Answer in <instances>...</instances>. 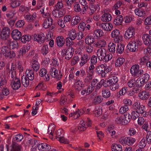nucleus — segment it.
Instances as JSON below:
<instances>
[{
    "mask_svg": "<svg viewBox=\"0 0 151 151\" xmlns=\"http://www.w3.org/2000/svg\"><path fill=\"white\" fill-rule=\"evenodd\" d=\"M118 79L116 76H113L109 80L105 81L104 87H110V89L112 91H114L118 88L117 82Z\"/></svg>",
    "mask_w": 151,
    "mask_h": 151,
    "instance_id": "f257e3e1",
    "label": "nucleus"
},
{
    "mask_svg": "<svg viewBox=\"0 0 151 151\" xmlns=\"http://www.w3.org/2000/svg\"><path fill=\"white\" fill-rule=\"evenodd\" d=\"M111 70V69L110 66H107L106 64H102L97 67L96 71L97 74L100 75L101 77H103Z\"/></svg>",
    "mask_w": 151,
    "mask_h": 151,
    "instance_id": "f03ea898",
    "label": "nucleus"
},
{
    "mask_svg": "<svg viewBox=\"0 0 151 151\" xmlns=\"http://www.w3.org/2000/svg\"><path fill=\"white\" fill-rule=\"evenodd\" d=\"M6 72L9 75V77H11L12 79V81L14 80L15 78H18L16 76V72L15 70L16 69V66L13 63L12 64L11 68L9 67V65L8 64L6 65Z\"/></svg>",
    "mask_w": 151,
    "mask_h": 151,
    "instance_id": "7ed1b4c3",
    "label": "nucleus"
},
{
    "mask_svg": "<svg viewBox=\"0 0 151 151\" xmlns=\"http://www.w3.org/2000/svg\"><path fill=\"white\" fill-rule=\"evenodd\" d=\"M74 49L72 46L68 47L67 49H64L62 50L61 55L62 56L65 55V59L67 60H69L70 59L73 54Z\"/></svg>",
    "mask_w": 151,
    "mask_h": 151,
    "instance_id": "20e7f679",
    "label": "nucleus"
},
{
    "mask_svg": "<svg viewBox=\"0 0 151 151\" xmlns=\"http://www.w3.org/2000/svg\"><path fill=\"white\" fill-rule=\"evenodd\" d=\"M56 138L60 142L62 143L68 144L69 143L68 141L65 139L64 137V132L63 130L62 129H60L58 130L56 132Z\"/></svg>",
    "mask_w": 151,
    "mask_h": 151,
    "instance_id": "39448f33",
    "label": "nucleus"
},
{
    "mask_svg": "<svg viewBox=\"0 0 151 151\" xmlns=\"http://www.w3.org/2000/svg\"><path fill=\"white\" fill-rule=\"evenodd\" d=\"M4 41L6 44L9 46L10 49H14L18 47V43L16 40L14 39V38H13L12 39L5 38Z\"/></svg>",
    "mask_w": 151,
    "mask_h": 151,
    "instance_id": "423d86ee",
    "label": "nucleus"
},
{
    "mask_svg": "<svg viewBox=\"0 0 151 151\" xmlns=\"http://www.w3.org/2000/svg\"><path fill=\"white\" fill-rule=\"evenodd\" d=\"M106 53V51L104 48H100L98 49L96 53L97 57L100 61H101L104 60Z\"/></svg>",
    "mask_w": 151,
    "mask_h": 151,
    "instance_id": "0eeeda50",
    "label": "nucleus"
},
{
    "mask_svg": "<svg viewBox=\"0 0 151 151\" xmlns=\"http://www.w3.org/2000/svg\"><path fill=\"white\" fill-rule=\"evenodd\" d=\"M139 66L137 64L132 65L130 69V73L132 76L138 77L139 72Z\"/></svg>",
    "mask_w": 151,
    "mask_h": 151,
    "instance_id": "6e6552de",
    "label": "nucleus"
},
{
    "mask_svg": "<svg viewBox=\"0 0 151 151\" xmlns=\"http://www.w3.org/2000/svg\"><path fill=\"white\" fill-rule=\"evenodd\" d=\"M134 29L133 27H129L127 30L124 35V37L132 38L135 37Z\"/></svg>",
    "mask_w": 151,
    "mask_h": 151,
    "instance_id": "1a4fd4ad",
    "label": "nucleus"
},
{
    "mask_svg": "<svg viewBox=\"0 0 151 151\" xmlns=\"http://www.w3.org/2000/svg\"><path fill=\"white\" fill-rule=\"evenodd\" d=\"M127 48L130 52H135L138 50V46L135 42L133 41L130 42L127 46Z\"/></svg>",
    "mask_w": 151,
    "mask_h": 151,
    "instance_id": "9d476101",
    "label": "nucleus"
},
{
    "mask_svg": "<svg viewBox=\"0 0 151 151\" xmlns=\"http://www.w3.org/2000/svg\"><path fill=\"white\" fill-rule=\"evenodd\" d=\"M100 28H102L103 29L106 31H109L112 29V24L110 23H103L99 24Z\"/></svg>",
    "mask_w": 151,
    "mask_h": 151,
    "instance_id": "9b49d317",
    "label": "nucleus"
},
{
    "mask_svg": "<svg viewBox=\"0 0 151 151\" xmlns=\"http://www.w3.org/2000/svg\"><path fill=\"white\" fill-rule=\"evenodd\" d=\"M38 150L42 151H48L51 149L50 146L45 143H42L37 145Z\"/></svg>",
    "mask_w": 151,
    "mask_h": 151,
    "instance_id": "f8f14e48",
    "label": "nucleus"
},
{
    "mask_svg": "<svg viewBox=\"0 0 151 151\" xmlns=\"http://www.w3.org/2000/svg\"><path fill=\"white\" fill-rule=\"evenodd\" d=\"M74 86L75 89L78 91L81 90L84 87L83 82L79 79H77L75 81Z\"/></svg>",
    "mask_w": 151,
    "mask_h": 151,
    "instance_id": "ddd939ff",
    "label": "nucleus"
},
{
    "mask_svg": "<svg viewBox=\"0 0 151 151\" xmlns=\"http://www.w3.org/2000/svg\"><path fill=\"white\" fill-rule=\"evenodd\" d=\"M11 85L12 88L14 90L18 89L21 86V83L20 80L18 78H15L12 81Z\"/></svg>",
    "mask_w": 151,
    "mask_h": 151,
    "instance_id": "4468645a",
    "label": "nucleus"
},
{
    "mask_svg": "<svg viewBox=\"0 0 151 151\" xmlns=\"http://www.w3.org/2000/svg\"><path fill=\"white\" fill-rule=\"evenodd\" d=\"M58 70L55 68H52L50 69V75L52 77L55 78L59 80H60L61 78L62 75H58Z\"/></svg>",
    "mask_w": 151,
    "mask_h": 151,
    "instance_id": "2eb2a0df",
    "label": "nucleus"
},
{
    "mask_svg": "<svg viewBox=\"0 0 151 151\" xmlns=\"http://www.w3.org/2000/svg\"><path fill=\"white\" fill-rule=\"evenodd\" d=\"M90 59V56L89 55L86 54L83 55L81 58V62L80 64L81 66H83Z\"/></svg>",
    "mask_w": 151,
    "mask_h": 151,
    "instance_id": "dca6fc26",
    "label": "nucleus"
},
{
    "mask_svg": "<svg viewBox=\"0 0 151 151\" xmlns=\"http://www.w3.org/2000/svg\"><path fill=\"white\" fill-rule=\"evenodd\" d=\"M52 14L54 17L59 18L63 16L64 13L63 11L60 9H54L52 12Z\"/></svg>",
    "mask_w": 151,
    "mask_h": 151,
    "instance_id": "f3484780",
    "label": "nucleus"
},
{
    "mask_svg": "<svg viewBox=\"0 0 151 151\" xmlns=\"http://www.w3.org/2000/svg\"><path fill=\"white\" fill-rule=\"evenodd\" d=\"M123 140L124 143L128 145H132L136 141L135 139L129 137H125Z\"/></svg>",
    "mask_w": 151,
    "mask_h": 151,
    "instance_id": "a211bd4d",
    "label": "nucleus"
},
{
    "mask_svg": "<svg viewBox=\"0 0 151 151\" xmlns=\"http://www.w3.org/2000/svg\"><path fill=\"white\" fill-rule=\"evenodd\" d=\"M81 20V17L79 16H74L71 19L70 25L73 26H75L79 23Z\"/></svg>",
    "mask_w": 151,
    "mask_h": 151,
    "instance_id": "6ab92c4d",
    "label": "nucleus"
},
{
    "mask_svg": "<svg viewBox=\"0 0 151 151\" xmlns=\"http://www.w3.org/2000/svg\"><path fill=\"white\" fill-rule=\"evenodd\" d=\"M112 19L111 14L109 13H104L101 16V20L104 22H109Z\"/></svg>",
    "mask_w": 151,
    "mask_h": 151,
    "instance_id": "aec40b11",
    "label": "nucleus"
},
{
    "mask_svg": "<svg viewBox=\"0 0 151 151\" xmlns=\"http://www.w3.org/2000/svg\"><path fill=\"white\" fill-rule=\"evenodd\" d=\"M10 29L8 27H5L2 30L1 38H7L9 37Z\"/></svg>",
    "mask_w": 151,
    "mask_h": 151,
    "instance_id": "412c9836",
    "label": "nucleus"
},
{
    "mask_svg": "<svg viewBox=\"0 0 151 151\" xmlns=\"http://www.w3.org/2000/svg\"><path fill=\"white\" fill-rule=\"evenodd\" d=\"M52 20L51 18H48L44 20L43 27L45 28H47L51 26L52 24Z\"/></svg>",
    "mask_w": 151,
    "mask_h": 151,
    "instance_id": "4be33fe9",
    "label": "nucleus"
},
{
    "mask_svg": "<svg viewBox=\"0 0 151 151\" xmlns=\"http://www.w3.org/2000/svg\"><path fill=\"white\" fill-rule=\"evenodd\" d=\"M31 66L33 70L37 71L40 68L39 63L36 60L33 59L31 60Z\"/></svg>",
    "mask_w": 151,
    "mask_h": 151,
    "instance_id": "5701e85b",
    "label": "nucleus"
},
{
    "mask_svg": "<svg viewBox=\"0 0 151 151\" xmlns=\"http://www.w3.org/2000/svg\"><path fill=\"white\" fill-rule=\"evenodd\" d=\"M34 70L29 69L26 71V76L30 81H32L34 78Z\"/></svg>",
    "mask_w": 151,
    "mask_h": 151,
    "instance_id": "b1692460",
    "label": "nucleus"
},
{
    "mask_svg": "<svg viewBox=\"0 0 151 151\" xmlns=\"http://www.w3.org/2000/svg\"><path fill=\"white\" fill-rule=\"evenodd\" d=\"M37 16L35 13L32 14H28L24 15L25 19L28 22H31L33 21L36 17Z\"/></svg>",
    "mask_w": 151,
    "mask_h": 151,
    "instance_id": "393cba45",
    "label": "nucleus"
},
{
    "mask_svg": "<svg viewBox=\"0 0 151 151\" xmlns=\"http://www.w3.org/2000/svg\"><path fill=\"white\" fill-rule=\"evenodd\" d=\"M106 43L103 39L99 40L95 42V45L99 47H103L106 46Z\"/></svg>",
    "mask_w": 151,
    "mask_h": 151,
    "instance_id": "a878e982",
    "label": "nucleus"
},
{
    "mask_svg": "<svg viewBox=\"0 0 151 151\" xmlns=\"http://www.w3.org/2000/svg\"><path fill=\"white\" fill-rule=\"evenodd\" d=\"M6 83V81L5 77L1 76L0 77V90L5 87Z\"/></svg>",
    "mask_w": 151,
    "mask_h": 151,
    "instance_id": "bb28decb",
    "label": "nucleus"
},
{
    "mask_svg": "<svg viewBox=\"0 0 151 151\" xmlns=\"http://www.w3.org/2000/svg\"><path fill=\"white\" fill-rule=\"evenodd\" d=\"M139 96L140 99L146 100L149 97V93L147 92L143 91L139 93Z\"/></svg>",
    "mask_w": 151,
    "mask_h": 151,
    "instance_id": "cd10ccee",
    "label": "nucleus"
},
{
    "mask_svg": "<svg viewBox=\"0 0 151 151\" xmlns=\"http://www.w3.org/2000/svg\"><path fill=\"white\" fill-rule=\"evenodd\" d=\"M123 18L122 15L117 16L114 20V23L116 25H119L122 24L123 21Z\"/></svg>",
    "mask_w": 151,
    "mask_h": 151,
    "instance_id": "c85d7f7f",
    "label": "nucleus"
},
{
    "mask_svg": "<svg viewBox=\"0 0 151 151\" xmlns=\"http://www.w3.org/2000/svg\"><path fill=\"white\" fill-rule=\"evenodd\" d=\"M1 51L4 56L7 57L9 55V52H10V50L7 47L4 46L1 47Z\"/></svg>",
    "mask_w": 151,
    "mask_h": 151,
    "instance_id": "c756f323",
    "label": "nucleus"
},
{
    "mask_svg": "<svg viewBox=\"0 0 151 151\" xmlns=\"http://www.w3.org/2000/svg\"><path fill=\"white\" fill-rule=\"evenodd\" d=\"M124 45L123 44L121 43L117 45V46L116 49V52L117 53L122 54L124 50Z\"/></svg>",
    "mask_w": 151,
    "mask_h": 151,
    "instance_id": "7c9ffc66",
    "label": "nucleus"
},
{
    "mask_svg": "<svg viewBox=\"0 0 151 151\" xmlns=\"http://www.w3.org/2000/svg\"><path fill=\"white\" fill-rule=\"evenodd\" d=\"M124 124H126L129 122L130 121L131 116L129 114H126L123 115Z\"/></svg>",
    "mask_w": 151,
    "mask_h": 151,
    "instance_id": "2f4dec72",
    "label": "nucleus"
},
{
    "mask_svg": "<svg viewBox=\"0 0 151 151\" xmlns=\"http://www.w3.org/2000/svg\"><path fill=\"white\" fill-rule=\"evenodd\" d=\"M12 38H21L22 36L21 32L18 30L15 29L13 30L11 34Z\"/></svg>",
    "mask_w": 151,
    "mask_h": 151,
    "instance_id": "473e14b6",
    "label": "nucleus"
},
{
    "mask_svg": "<svg viewBox=\"0 0 151 151\" xmlns=\"http://www.w3.org/2000/svg\"><path fill=\"white\" fill-rule=\"evenodd\" d=\"M28 78L25 76H23L22 77L21 79L22 84L24 87H27L29 85V80Z\"/></svg>",
    "mask_w": 151,
    "mask_h": 151,
    "instance_id": "72a5a7b5",
    "label": "nucleus"
},
{
    "mask_svg": "<svg viewBox=\"0 0 151 151\" xmlns=\"http://www.w3.org/2000/svg\"><path fill=\"white\" fill-rule=\"evenodd\" d=\"M103 34V31L100 29L94 31L93 32V37L95 38L101 37Z\"/></svg>",
    "mask_w": 151,
    "mask_h": 151,
    "instance_id": "f704fd0d",
    "label": "nucleus"
},
{
    "mask_svg": "<svg viewBox=\"0 0 151 151\" xmlns=\"http://www.w3.org/2000/svg\"><path fill=\"white\" fill-rule=\"evenodd\" d=\"M122 148L121 145L116 144H113L112 146V151H122Z\"/></svg>",
    "mask_w": 151,
    "mask_h": 151,
    "instance_id": "c9c22d12",
    "label": "nucleus"
},
{
    "mask_svg": "<svg viewBox=\"0 0 151 151\" xmlns=\"http://www.w3.org/2000/svg\"><path fill=\"white\" fill-rule=\"evenodd\" d=\"M102 111L101 107H96L95 108L94 111V114L95 116L98 117L101 115L102 113Z\"/></svg>",
    "mask_w": 151,
    "mask_h": 151,
    "instance_id": "e433bc0d",
    "label": "nucleus"
},
{
    "mask_svg": "<svg viewBox=\"0 0 151 151\" xmlns=\"http://www.w3.org/2000/svg\"><path fill=\"white\" fill-rule=\"evenodd\" d=\"M116 45L114 43L110 42L108 45V49L110 52L114 53L116 51L115 47Z\"/></svg>",
    "mask_w": 151,
    "mask_h": 151,
    "instance_id": "4c0bfd02",
    "label": "nucleus"
},
{
    "mask_svg": "<svg viewBox=\"0 0 151 151\" xmlns=\"http://www.w3.org/2000/svg\"><path fill=\"white\" fill-rule=\"evenodd\" d=\"M87 128L84 122L83 121H81L78 127V130L81 131H83L86 129Z\"/></svg>",
    "mask_w": 151,
    "mask_h": 151,
    "instance_id": "58836bf2",
    "label": "nucleus"
},
{
    "mask_svg": "<svg viewBox=\"0 0 151 151\" xmlns=\"http://www.w3.org/2000/svg\"><path fill=\"white\" fill-rule=\"evenodd\" d=\"M30 49V47L29 46H24L20 49V53L22 55L28 52Z\"/></svg>",
    "mask_w": 151,
    "mask_h": 151,
    "instance_id": "ea45409f",
    "label": "nucleus"
},
{
    "mask_svg": "<svg viewBox=\"0 0 151 151\" xmlns=\"http://www.w3.org/2000/svg\"><path fill=\"white\" fill-rule=\"evenodd\" d=\"M73 9L74 11L76 12H79L81 11L80 5L78 2H76L74 3Z\"/></svg>",
    "mask_w": 151,
    "mask_h": 151,
    "instance_id": "a19ab883",
    "label": "nucleus"
},
{
    "mask_svg": "<svg viewBox=\"0 0 151 151\" xmlns=\"http://www.w3.org/2000/svg\"><path fill=\"white\" fill-rule=\"evenodd\" d=\"M125 62V60L123 58H118L116 61L115 65L117 67L122 65Z\"/></svg>",
    "mask_w": 151,
    "mask_h": 151,
    "instance_id": "79ce46f5",
    "label": "nucleus"
},
{
    "mask_svg": "<svg viewBox=\"0 0 151 151\" xmlns=\"http://www.w3.org/2000/svg\"><path fill=\"white\" fill-rule=\"evenodd\" d=\"M20 4V1L18 0L11 2L10 3L11 6L13 8H15L19 6Z\"/></svg>",
    "mask_w": 151,
    "mask_h": 151,
    "instance_id": "37998d69",
    "label": "nucleus"
},
{
    "mask_svg": "<svg viewBox=\"0 0 151 151\" xmlns=\"http://www.w3.org/2000/svg\"><path fill=\"white\" fill-rule=\"evenodd\" d=\"M65 38H56V42L58 46L59 47L63 46L65 43Z\"/></svg>",
    "mask_w": 151,
    "mask_h": 151,
    "instance_id": "c03bdc74",
    "label": "nucleus"
},
{
    "mask_svg": "<svg viewBox=\"0 0 151 151\" xmlns=\"http://www.w3.org/2000/svg\"><path fill=\"white\" fill-rule=\"evenodd\" d=\"M103 99L101 96L99 95L96 97L94 99L93 103L95 104H100L102 101Z\"/></svg>",
    "mask_w": 151,
    "mask_h": 151,
    "instance_id": "a18cd8bd",
    "label": "nucleus"
},
{
    "mask_svg": "<svg viewBox=\"0 0 151 151\" xmlns=\"http://www.w3.org/2000/svg\"><path fill=\"white\" fill-rule=\"evenodd\" d=\"M102 96L105 98H109L111 96L110 91L106 89L102 91Z\"/></svg>",
    "mask_w": 151,
    "mask_h": 151,
    "instance_id": "49530a36",
    "label": "nucleus"
},
{
    "mask_svg": "<svg viewBox=\"0 0 151 151\" xmlns=\"http://www.w3.org/2000/svg\"><path fill=\"white\" fill-rule=\"evenodd\" d=\"M123 118L124 117H123V115L117 117L115 119V122L117 124L124 125Z\"/></svg>",
    "mask_w": 151,
    "mask_h": 151,
    "instance_id": "de8ad7c7",
    "label": "nucleus"
},
{
    "mask_svg": "<svg viewBox=\"0 0 151 151\" xmlns=\"http://www.w3.org/2000/svg\"><path fill=\"white\" fill-rule=\"evenodd\" d=\"M21 148V145L17 144H14L11 151H20Z\"/></svg>",
    "mask_w": 151,
    "mask_h": 151,
    "instance_id": "09e8293b",
    "label": "nucleus"
},
{
    "mask_svg": "<svg viewBox=\"0 0 151 151\" xmlns=\"http://www.w3.org/2000/svg\"><path fill=\"white\" fill-rule=\"evenodd\" d=\"M64 6V4L62 1H58L54 6V9H60Z\"/></svg>",
    "mask_w": 151,
    "mask_h": 151,
    "instance_id": "8fccbe9b",
    "label": "nucleus"
},
{
    "mask_svg": "<svg viewBox=\"0 0 151 151\" xmlns=\"http://www.w3.org/2000/svg\"><path fill=\"white\" fill-rule=\"evenodd\" d=\"M136 86L138 87H141L144 86L145 84L144 82L141 80V79L138 78L136 81Z\"/></svg>",
    "mask_w": 151,
    "mask_h": 151,
    "instance_id": "3c124183",
    "label": "nucleus"
},
{
    "mask_svg": "<svg viewBox=\"0 0 151 151\" xmlns=\"http://www.w3.org/2000/svg\"><path fill=\"white\" fill-rule=\"evenodd\" d=\"M149 58V57L147 56H145L139 60L140 64L143 65L145 64L146 62L148 60Z\"/></svg>",
    "mask_w": 151,
    "mask_h": 151,
    "instance_id": "603ef678",
    "label": "nucleus"
},
{
    "mask_svg": "<svg viewBox=\"0 0 151 151\" xmlns=\"http://www.w3.org/2000/svg\"><path fill=\"white\" fill-rule=\"evenodd\" d=\"M150 78V76L147 73L144 74L142 76L141 80L146 83L147 82Z\"/></svg>",
    "mask_w": 151,
    "mask_h": 151,
    "instance_id": "864d4df0",
    "label": "nucleus"
},
{
    "mask_svg": "<svg viewBox=\"0 0 151 151\" xmlns=\"http://www.w3.org/2000/svg\"><path fill=\"white\" fill-rule=\"evenodd\" d=\"M23 135L19 134L16 135L14 136L13 137V139L15 141H21L23 139Z\"/></svg>",
    "mask_w": 151,
    "mask_h": 151,
    "instance_id": "5fc2aeb1",
    "label": "nucleus"
},
{
    "mask_svg": "<svg viewBox=\"0 0 151 151\" xmlns=\"http://www.w3.org/2000/svg\"><path fill=\"white\" fill-rule=\"evenodd\" d=\"M134 12L136 15L139 17H142L145 14V12H142L139 9H136L135 10Z\"/></svg>",
    "mask_w": 151,
    "mask_h": 151,
    "instance_id": "6e6d98bb",
    "label": "nucleus"
},
{
    "mask_svg": "<svg viewBox=\"0 0 151 151\" xmlns=\"http://www.w3.org/2000/svg\"><path fill=\"white\" fill-rule=\"evenodd\" d=\"M68 35L69 37V38H76L75 36L76 35V32L75 30L72 29L68 32Z\"/></svg>",
    "mask_w": 151,
    "mask_h": 151,
    "instance_id": "4d7b16f0",
    "label": "nucleus"
},
{
    "mask_svg": "<svg viewBox=\"0 0 151 151\" xmlns=\"http://www.w3.org/2000/svg\"><path fill=\"white\" fill-rule=\"evenodd\" d=\"M139 116V113L135 110L133 111L132 113V118L133 120L136 119Z\"/></svg>",
    "mask_w": 151,
    "mask_h": 151,
    "instance_id": "13d9d810",
    "label": "nucleus"
},
{
    "mask_svg": "<svg viewBox=\"0 0 151 151\" xmlns=\"http://www.w3.org/2000/svg\"><path fill=\"white\" fill-rule=\"evenodd\" d=\"M48 48L47 45L44 46L41 49L42 53L44 55H45L48 52Z\"/></svg>",
    "mask_w": 151,
    "mask_h": 151,
    "instance_id": "bf43d9fd",
    "label": "nucleus"
},
{
    "mask_svg": "<svg viewBox=\"0 0 151 151\" xmlns=\"http://www.w3.org/2000/svg\"><path fill=\"white\" fill-rule=\"evenodd\" d=\"M113 57V56L111 54L109 53L106 55L104 56V58L103 60L105 62H107L110 60H111Z\"/></svg>",
    "mask_w": 151,
    "mask_h": 151,
    "instance_id": "052dcab7",
    "label": "nucleus"
},
{
    "mask_svg": "<svg viewBox=\"0 0 151 151\" xmlns=\"http://www.w3.org/2000/svg\"><path fill=\"white\" fill-rule=\"evenodd\" d=\"M67 98L64 95H62L60 99V104L61 105H63L66 103Z\"/></svg>",
    "mask_w": 151,
    "mask_h": 151,
    "instance_id": "680f3d73",
    "label": "nucleus"
},
{
    "mask_svg": "<svg viewBox=\"0 0 151 151\" xmlns=\"http://www.w3.org/2000/svg\"><path fill=\"white\" fill-rule=\"evenodd\" d=\"M24 24V22L23 20H20L17 21L15 24V26L18 27H22Z\"/></svg>",
    "mask_w": 151,
    "mask_h": 151,
    "instance_id": "e2e57ef3",
    "label": "nucleus"
},
{
    "mask_svg": "<svg viewBox=\"0 0 151 151\" xmlns=\"http://www.w3.org/2000/svg\"><path fill=\"white\" fill-rule=\"evenodd\" d=\"M120 33L118 30H114L112 31L111 34V35L113 38L117 37L119 35Z\"/></svg>",
    "mask_w": 151,
    "mask_h": 151,
    "instance_id": "0e129e2a",
    "label": "nucleus"
},
{
    "mask_svg": "<svg viewBox=\"0 0 151 151\" xmlns=\"http://www.w3.org/2000/svg\"><path fill=\"white\" fill-rule=\"evenodd\" d=\"M128 110V107L127 106H122L119 109V112L121 114H123L127 111Z\"/></svg>",
    "mask_w": 151,
    "mask_h": 151,
    "instance_id": "69168bd1",
    "label": "nucleus"
},
{
    "mask_svg": "<svg viewBox=\"0 0 151 151\" xmlns=\"http://www.w3.org/2000/svg\"><path fill=\"white\" fill-rule=\"evenodd\" d=\"M136 81L132 79L130 80L128 83V86L130 87H132L136 85Z\"/></svg>",
    "mask_w": 151,
    "mask_h": 151,
    "instance_id": "338daca9",
    "label": "nucleus"
},
{
    "mask_svg": "<svg viewBox=\"0 0 151 151\" xmlns=\"http://www.w3.org/2000/svg\"><path fill=\"white\" fill-rule=\"evenodd\" d=\"M144 43L146 45H151V38H142Z\"/></svg>",
    "mask_w": 151,
    "mask_h": 151,
    "instance_id": "774afa93",
    "label": "nucleus"
}]
</instances>
